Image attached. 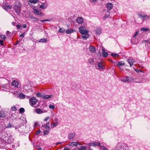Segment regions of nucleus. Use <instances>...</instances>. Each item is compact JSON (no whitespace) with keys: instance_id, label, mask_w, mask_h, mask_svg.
<instances>
[{"instance_id":"obj_62","label":"nucleus","mask_w":150,"mask_h":150,"mask_svg":"<svg viewBox=\"0 0 150 150\" xmlns=\"http://www.w3.org/2000/svg\"><path fill=\"white\" fill-rule=\"evenodd\" d=\"M73 150H79V148H75V149H73Z\"/></svg>"},{"instance_id":"obj_12","label":"nucleus","mask_w":150,"mask_h":150,"mask_svg":"<svg viewBox=\"0 0 150 150\" xmlns=\"http://www.w3.org/2000/svg\"><path fill=\"white\" fill-rule=\"evenodd\" d=\"M76 134L74 133H70L68 135V138L70 139H72L75 136Z\"/></svg>"},{"instance_id":"obj_24","label":"nucleus","mask_w":150,"mask_h":150,"mask_svg":"<svg viewBox=\"0 0 150 150\" xmlns=\"http://www.w3.org/2000/svg\"><path fill=\"white\" fill-rule=\"evenodd\" d=\"M47 41V40L46 38H43L40 39L38 42H46Z\"/></svg>"},{"instance_id":"obj_9","label":"nucleus","mask_w":150,"mask_h":150,"mask_svg":"<svg viewBox=\"0 0 150 150\" xmlns=\"http://www.w3.org/2000/svg\"><path fill=\"white\" fill-rule=\"evenodd\" d=\"M76 22L79 24H81L83 21V20L81 17H78L76 20Z\"/></svg>"},{"instance_id":"obj_51","label":"nucleus","mask_w":150,"mask_h":150,"mask_svg":"<svg viewBox=\"0 0 150 150\" xmlns=\"http://www.w3.org/2000/svg\"><path fill=\"white\" fill-rule=\"evenodd\" d=\"M103 150H108V149L105 146L103 147Z\"/></svg>"},{"instance_id":"obj_36","label":"nucleus","mask_w":150,"mask_h":150,"mask_svg":"<svg viewBox=\"0 0 150 150\" xmlns=\"http://www.w3.org/2000/svg\"><path fill=\"white\" fill-rule=\"evenodd\" d=\"M6 7H7V9H10L12 7V6L11 5H6Z\"/></svg>"},{"instance_id":"obj_11","label":"nucleus","mask_w":150,"mask_h":150,"mask_svg":"<svg viewBox=\"0 0 150 150\" xmlns=\"http://www.w3.org/2000/svg\"><path fill=\"white\" fill-rule=\"evenodd\" d=\"M11 85L17 88L18 85V83L16 81L14 80L12 83Z\"/></svg>"},{"instance_id":"obj_5","label":"nucleus","mask_w":150,"mask_h":150,"mask_svg":"<svg viewBox=\"0 0 150 150\" xmlns=\"http://www.w3.org/2000/svg\"><path fill=\"white\" fill-rule=\"evenodd\" d=\"M138 15L140 18L143 19V20H147L149 18V16L146 14L139 13L138 14Z\"/></svg>"},{"instance_id":"obj_7","label":"nucleus","mask_w":150,"mask_h":150,"mask_svg":"<svg viewBox=\"0 0 150 150\" xmlns=\"http://www.w3.org/2000/svg\"><path fill=\"white\" fill-rule=\"evenodd\" d=\"M42 127L44 131V135H45L47 133V122L45 123L44 125H42Z\"/></svg>"},{"instance_id":"obj_30","label":"nucleus","mask_w":150,"mask_h":150,"mask_svg":"<svg viewBox=\"0 0 150 150\" xmlns=\"http://www.w3.org/2000/svg\"><path fill=\"white\" fill-rule=\"evenodd\" d=\"M19 111L20 113H23L24 112L25 110L23 108H20L19 110Z\"/></svg>"},{"instance_id":"obj_44","label":"nucleus","mask_w":150,"mask_h":150,"mask_svg":"<svg viewBox=\"0 0 150 150\" xmlns=\"http://www.w3.org/2000/svg\"><path fill=\"white\" fill-rule=\"evenodd\" d=\"M0 45H4V41L2 40H0Z\"/></svg>"},{"instance_id":"obj_17","label":"nucleus","mask_w":150,"mask_h":150,"mask_svg":"<svg viewBox=\"0 0 150 150\" xmlns=\"http://www.w3.org/2000/svg\"><path fill=\"white\" fill-rule=\"evenodd\" d=\"M90 51L91 52H94L95 51V48L93 46H90L89 48Z\"/></svg>"},{"instance_id":"obj_50","label":"nucleus","mask_w":150,"mask_h":150,"mask_svg":"<svg viewBox=\"0 0 150 150\" xmlns=\"http://www.w3.org/2000/svg\"><path fill=\"white\" fill-rule=\"evenodd\" d=\"M3 8L6 10H7V9L6 6H3Z\"/></svg>"},{"instance_id":"obj_60","label":"nucleus","mask_w":150,"mask_h":150,"mask_svg":"<svg viewBox=\"0 0 150 150\" xmlns=\"http://www.w3.org/2000/svg\"><path fill=\"white\" fill-rule=\"evenodd\" d=\"M62 143L61 142H57L56 143V145H58V144H62Z\"/></svg>"},{"instance_id":"obj_10","label":"nucleus","mask_w":150,"mask_h":150,"mask_svg":"<svg viewBox=\"0 0 150 150\" xmlns=\"http://www.w3.org/2000/svg\"><path fill=\"white\" fill-rule=\"evenodd\" d=\"M88 33L81 34V37L84 40H86L88 38Z\"/></svg>"},{"instance_id":"obj_15","label":"nucleus","mask_w":150,"mask_h":150,"mask_svg":"<svg viewBox=\"0 0 150 150\" xmlns=\"http://www.w3.org/2000/svg\"><path fill=\"white\" fill-rule=\"evenodd\" d=\"M79 144L77 142H71L69 144V145L71 146H76Z\"/></svg>"},{"instance_id":"obj_14","label":"nucleus","mask_w":150,"mask_h":150,"mask_svg":"<svg viewBox=\"0 0 150 150\" xmlns=\"http://www.w3.org/2000/svg\"><path fill=\"white\" fill-rule=\"evenodd\" d=\"M96 31L97 34L100 35L102 33L101 29L99 28H96Z\"/></svg>"},{"instance_id":"obj_19","label":"nucleus","mask_w":150,"mask_h":150,"mask_svg":"<svg viewBox=\"0 0 150 150\" xmlns=\"http://www.w3.org/2000/svg\"><path fill=\"white\" fill-rule=\"evenodd\" d=\"M125 65V63H123L122 61L119 62L117 64V66L120 69H121V66H122Z\"/></svg>"},{"instance_id":"obj_58","label":"nucleus","mask_w":150,"mask_h":150,"mask_svg":"<svg viewBox=\"0 0 150 150\" xmlns=\"http://www.w3.org/2000/svg\"><path fill=\"white\" fill-rule=\"evenodd\" d=\"M54 121L56 122L57 121V118H55L54 119Z\"/></svg>"},{"instance_id":"obj_55","label":"nucleus","mask_w":150,"mask_h":150,"mask_svg":"<svg viewBox=\"0 0 150 150\" xmlns=\"http://www.w3.org/2000/svg\"><path fill=\"white\" fill-rule=\"evenodd\" d=\"M45 95H44L43 94H42L41 95V96H40V97L42 98H43V97L44 96H45Z\"/></svg>"},{"instance_id":"obj_39","label":"nucleus","mask_w":150,"mask_h":150,"mask_svg":"<svg viewBox=\"0 0 150 150\" xmlns=\"http://www.w3.org/2000/svg\"><path fill=\"white\" fill-rule=\"evenodd\" d=\"M12 127V125L10 123H9L7 125V126H6V128H10Z\"/></svg>"},{"instance_id":"obj_26","label":"nucleus","mask_w":150,"mask_h":150,"mask_svg":"<svg viewBox=\"0 0 150 150\" xmlns=\"http://www.w3.org/2000/svg\"><path fill=\"white\" fill-rule=\"evenodd\" d=\"M49 108L50 109H52V110H54L55 108V106L52 104H50L49 105Z\"/></svg>"},{"instance_id":"obj_3","label":"nucleus","mask_w":150,"mask_h":150,"mask_svg":"<svg viewBox=\"0 0 150 150\" xmlns=\"http://www.w3.org/2000/svg\"><path fill=\"white\" fill-rule=\"evenodd\" d=\"M85 27L84 26H81L79 28V32L81 34L88 33V31L87 30H85Z\"/></svg>"},{"instance_id":"obj_56","label":"nucleus","mask_w":150,"mask_h":150,"mask_svg":"<svg viewBox=\"0 0 150 150\" xmlns=\"http://www.w3.org/2000/svg\"><path fill=\"white\" fill-rule=\"evenodd\" d=\"M23 28H26V24H25V25H24L23 26Z\"/></svg>"},{"instance_id":"obj_41","label":"nucleus","mask_w":150,"mask_h":150,"mask_svg":"<svg viewBox=\"0 0 150 150\" xmlns=\"http://www.w3.org/2000/svg\"><path fill=\"white\" fill-rule=\"evenodd\" d=\"M41 95V93L40 92H38L37 93V96L38 97H40Z\"/></svg>"},{"instance_id":"obj_1","label":"nucleus","mask_w":150,"mask_h":150,"mask_svg":"<svg viewBox=\"0 0 150 150\" xmlns=\"http://www.w3.org/2000/svg\"><path fill=\"white\" fill-rule=\"evenodd\" d=\"M21 4L18 1H16L13 7V9L18 15H19L21 13Z\"/></svg>"},{"instance_id":"obj_42","label":"nucleus","mask_w":150,"mask_h":150,"mask_svg":"<svg viewBox=\"0 0 150 150\" xmlns=\"http://www.w3.org/2000/svg\"><path fill=\"white\" fill-rule=\"evenodd\" d=\"M53 95H47V99L51 98L53 97Z\"/></svg>"},{"instance_id":"obj_31","label":"nucleus","mask_w":150,"mask_h":150,"mask_svg":"<svg viewBox=\"0 0 150 150\" xmlns=\"http://www.w3.org/2000/svg\"><path fill=\"white\" fill-rule=\"evenodd\" d=\"M51 128H53L54 127H56L57 125V123H54V124H53L52 123H51Z\"/></svg>"},{"instance_id":"obj_20","label":"nucleus","mask_w":150,"mask_h":150,"mask_svg":"<svg viewBox=\"0 0 150 150\" xmlns=\"http://www.w3.org/2000/svg\"><path fill=\"white\" fill-rule=\"evenodd\" d=\"M74 30L73 29L69 28L66 31V33L68 34H69L73 32Z\"/></svg>"},{"instance_id":"obj_57","label":"nucleus","mask_w":150,"mask_h":150,"mask_svg":"<svg viewBox=\"0 0 150 150\" xmlns=\"http://www.w3.org/2000/svg\"><path fill=\"white\" fill-rule=\"evenodd\" d=\"M45 99H46L47 98V95H45V96L43 97V98Z\"/></svg>"},{"instance_id":"obj_63","label":"nucleus","mask_w":150,"mask_h":150,"mask_svg":"<svg viewBox=\"0 0 150 150\" xmlns=\"http://www.w3.org/2000/svg\"><path fill=\"white\" fill-rule=\"evenodd\" d=\"M47 121V117L45 118L44 119V121Z\"/></svg>"},{"instance_id":"obj_48","label":"nucleus","mask_w":150,"mask_h":150,"mask_svg":"<svg viewBox=\"0 0 150 150\" xmlns=\"http://www.w3.org/2000/svg\"><path fill=\"white\" fill-rule=\"evenodd\" d=\"M16 26L18 29H20L22 27L21 26L19 25H17Z\"/></svg>"},{"instance_id":"obj_64","label":"nucleus","mask_w":150,"mask_h":150,"mask_svg":"<svg viewBox=\"0 0 150 150\" xmlns=\"http://www.w3.org/2000/svg\"><path fill=\"white\" fill-rule=\"evenodd\" d=\"M42 150V149L41 148H39L36 150Z\"/></svg>"},{"instance_id":"obj_38","label":"nucleus","mask_w":150,"mask_h":150,"mask_svg":"<svg viewBox=\"0 0 150 150\" xmlns=\"http://www.w3.org/2000/svg\"><path fill=\"white\" fill-rule=\"evenodd\" d=\"M0 37L2 39L4 40L5 38V35H1L0 36Z\"/></svg>"},{"instance_id":"obj_40","label":"nucleus","mask_w":150,"mask_h":150,"mask_svg":"<svg viewBox=\"0 0 150 150\" xmlns=\"http://www.w3.org/2000/svg\"><path fill=\"white\" fill-rule=\"evenodd\" d=\"M111 55L112 57H118L119 55L117 54H115L114 53H112L111 54Z\"/></svg>"},{"instance_id":"obj_8","label":"nucleus","mask_w":150,"mask_h":150,"mask_svg":"<svg viewBox=\"0 0 150 150\" xmlns=\"http://www.w3.org/2000/svg\"><path fill=\"white\" fill-rule=\"evenodd\" d=\"M106 7L107 8V11L108 12H109L110 10L112 8L113 5L112 3H108L106 4Z\"/></svg>"},{"instance_id":"obj_34","label":"nucleus","mask_w":150,"mask_h":150,"mask_svg":"<svg viewBox=\"0 0 150 150\" xmlns=\"http://www.w3.org/2000/svg\"><path fill=\"white\" fill-rule=\"evenodd\" d=\"M11 110L13 111H15L16 110V108L15 105H13L11 108Z\"/></svg>"},{"instance_id":"obj_21","label":"nucleus","mask_w":150,"mask_h":150,"mask_svg":"<svg viewBox=\"0 0 150 150\" xmlns=\"http://www.w3.org/2000/svg\"><path fill=\"white\" fill-rule=\"evenodd\" d=\"M6 116V114L4 111H0V117H4Z\"/></svg>"},{"instance_id":"obj_47","label":"nucleus","mask_w":150,"mask_h":150,"mask_svg":"<svg viewBox=\"0 0 150 150\" xmlns=\"http://www.w3.org/2000/svg\"><path fill=\"white\" fill-rule=\"evenodd\" d=\"M25 34V33H23V34H21L20 35V37H23L24 36V35Z\"/></svg>"},{"instance_id":"obj_25","label":"nucleus","mask_w":150,"mask_h":150,"mask_svg":"<svg viewBox=\"0 0 150 150\" xmlns=\"http://www.w3.org/2000/svg\"><path fill=\"white\" fill-rule=\"evenodd\" d=\"M36 112L38 114H41L43 112L40 109L38 108L36 110Z\"/></svg>"},{"instance_id":"obj_35","label":"nucleus","mask_w":150,"mask_h":150,"mask_svg":"<svg viewBox=\"0 0 150 150\" xmlns=\"http://www.w3.org/2000/svg\"><path fill=\"white\" fill-rule=\"evenodd\" d=\"M123 147H124V148H123V150H128V147L127 145H124V146H123Z\"/></svg>"},{"instance_id":"obj_28","label":"nucleus","mask_w":150,"mask_h":150,"mask_svg":"<svg viewBox=\"0 0 150 150\" xmlns=\"http://www.w3.org/2000/svg\"><path fill=\"white\" fill-rule=\"evenodd\" d=\"M79 150H86V147L84 146H81L80 148H79Z\"/></svg>"},{"instance_id":"obj_61","label":"nucleus","mask_w":150,"mask_h":150,"mask_svg":"<svg viewBox=\"0 0 150 150\" xmlns=\"http://www.w3.org/2000/svg\"><path fill=\"white\" fill-rule=\"evenodd\" d=\"M13 127H15V128L17 129V127L16 126L13 125V126H12Z\"/></svg>"},{"instance_id":"obj_18","label":"nucleus","mask_w":150,"mask_h":150,"mask_svg":"<svg viewBox=\"0 0 150 150\" xmlns=\"http://www.w3.org/2000/svg\"><path fill=\"white\" fill-rule=\"evenodd\" d=\"M99 143L97 142H94L90 143V145L91 146H96L97 145H100Z\"/></svg>"},{"instance_id":"obj_33","label":"nucleus","mask_w":150,"mask_h":150,"mask_svg":"<svg viewBox=\"0 0 150 150\" xmlns=\"http://www.w3.org/2000/svg\"><path fill=\"white\" fill-rule=\"evenodd\" d=\"M29 1L31 3L35 4L38 1V0H30Z\"/></svg>"},{"instance_id":"obj_23","label":"nucleus","mask_w":150,"mask_h":150,"mask_svg":"<svg viewBox=\"0 0 150 150\" xmlns=\"http://www.w3.org/2000/svg\"><path fill=\"white\" fill-rule=\"evenodd\" d=\"M18 97L21 98L23 99L25 98V95L24 94H23V93H19L18 96Z\"/></svg>"},{"instance_id":"obj_45","label":"nucleus","mask_w":150,"mask_h":150,"mask_svg":"<svg viewBox=\"0 0 150 150\" xmlns=\"http://www.w3.org/2000/svg\"><path fill=\"white\" fill-rule=\"evenodd\" d=\"M41 132V131L40 130H38L36 132V134L37 135H38V134H39V133H40Z\"/></svg>"},{"instance_id":"obj_52","label":"nucleus","mask_w":150,"mask_h":150,"mask_svg":"<svg viewBox=\"0 0 150 150\" xmlns=\"http://www.w3.org/2000/svg\"><path fill=\"white\" fill-rule=\"evenodd\" d=\"M136 71L137 72H141V70L139 69H137Z\"/></svg>"},{"instance_id":"obj_54","label":"nucleus","mask_w":150,"mask_h":150,"mask_svg":"<svg viewBox=\"0 0 150 150\" xmlns=\"http://www.w3.org/2000/svg\"><path fill=\"white\" fill-rule=\"evenodd\" d=\"M31 18L32 19H36V18H35V17H33V16H31Z\"/></svg>"},{"instance_id":"obj_13","label":"nucleus","mask_w":150,"mask_h":150,"mask_svg":"<svg viewBox=\"0 0 150 150\" xmlns=\"http://www.w3.org/2000/svg\"><path fill=\"white\" fill-rule=\"evenodd\" d=\"M127 61L129 64L130 67L133 65L134 62H135V61L133 59H128Z\"/></svg>"},{"instance_id":"obj_6","label":"nucleus","mask_w":150,"mask_h":150,"mask_svg":"<svg viewBox=\"0 0 150 150\" xmlns=\"http://www.w3.org/2000/svg\"><path fill=\"white\" fill-rule=\"evenodd\" d=\"M30 103L31 105H34L36 104L37 100L35 97H32L29 100Z\"/></svg>"},{"instance_id":"obj_27","label":"nucleus","mask_w":150,"mask_h":150,"mask_svg":"<svg viewBox=\"0 0 150 150\" xmlns=\"http://www.w3.org/2000/svg\"><path fill=\"white\" fill-rule=\"evenodd\" d=\"M88 62L90 64L93 65L94 63L93 59H90L88 60Z\"/></svg>"},{"instance_id":"obj_46","label":"nucleus","mask_w":150,"mask_h":150,"mask_svg":"<svg viewBox=\"0 0 150 150\" xmlns=\"http://www.w3.org/2000/svg\"><path fill=\"white\" fill-rule=\"evenodd\" d=\"M109 14H106L103 17L104 18H106L108 17V16H109Z\"/></svg>"},{"instance_id":"obj_49","label":"nucleus","mask_w":150,"mask_h":150,"mask_svg":"<svg viewBox=\"0 0 150 150\" xmlns=\"http://www.w3.org/2000/svg\"><path fill=\"white\" fill-rule=\"evenodd\" d=\"M69 149L67 147H65L64 149L63 150H69Z\"/></svg>"},{"instance_id":"obj_43","label":"nucleus","mask_w":150,"mask_h":150,"mask_svg":"<svg viewBox=\"0 0 150 150\" xmlns=\"http://www.w3.org/2000/svg\"><path fill=\"white\" fill-rule=\"evenodd\" d=\"M40 7L43 9H44L45 8V5L43 4L40 5Z\"/></svg>"},{"instance_id":"obj_16","label":"nucleus","mask_w":150,"mask_h":150,"mask_svg":"<svg viewBox=\"0 0 150 150\" xmlns=\"http://www.w3.org/2000/svg\"><path fill=\"white\" fill-rule=\"evenodd\" d=\"M102 55L103 57H106L108 55V54L107 52H106L105 51V50L104 49H102Z\"/></svg>"},{"instance_id":"obj_53","label":"nucleus","mask_w":150,"mask_h":150,"mask_svg":"<svg viewBox=\"0 0 150 150\" xmlns=\"http://www.w3.org/2000/svg\"><path fill=\"white\" fill-rule=\"evenodd\" d=\"M35 127L38 126V123L36 122L35 123Z\"/></svg>"},{"instance_id":"obj_29","label":"nucleus","mask_w":150,"mask_h":150,"mask_svg":"<svg viewBox=\"0 0 150 150\" xmlns=\"http://www.w3.org/2000/svg\"><path fill=\"white\" fill-rule=\"evenodd\" d=\"M65 32V30L63 28H60L59 30V32L61 33H64Z\"/></svg>"},{"instance_id":"obj_2","label":"nucleus","mask_w":150,"mask_h":150,"mask_svg":"<svg viewBox=\"0 0 150 150\" xmlns=\"http://www.w3.org/2000/svg\"><path fill=\"white\" fill-rule=\"evenodd\" d=\"M133 80L132 78L129 76H126L124 79H122L121 81L125 83H129L132 81Z\"/></svg>"},{"instance_id":"obj_22","label":"nucleus","mask_w":150,"mask_h":150,"mask_svg":"<svg viewBox=\"0 0 150 150\" xmlns=\"http://www.w3.org/2000/svg\"><path fill=\"white\" fill-rule=\"evenodd\" d=\"M98 67L100 69H104L103 66L101 63H98Z\"/></svg>"},{"instance_id":"obj_37","label":"nucleus","mask_w":150,"mask_h":150,"mask_svg":"<svg viewBox=\"0 0 150 150\" xmlns=\"http://www.w3.org/2000/svg\"><path fill=\"white\" fill-rule=\"evenodd\" d=\"M6 34L7 36H11V33L9 31H7L6 32Z\"/></svg>"},{"instance_id":"obj_59","label":"nucleus","mask_w":150,"mask_h":150,"mask_svg":"<svg viewBox=\"0 0 150 150\" xmlns=\"http://www.w3.org/2000/svg\"><path fill=\"white\" fill-rule=\"evenodd\" d=\"M96 0H91V1L92 2H96Z\"/></svg>"},{"instance_id":"obj_4","label":"nucleus","mask_w":150,"mask_h":150,"mask_svg":"<svg viewBox=\"0 0 150 150\" xmlns=\"http://www.w3.org/2000/svg\"><path fill=\"white\" fill-rule=\"evenodd\" d=\"M34 13L37 15H40V16H43V14L42 13L40 9L38 8H34L33 9Z\"/></svg>"},{"instance_id":"obj_32","label":"nucleus","mask_w":150,"mask_h":150,"mask_svg":"<svg viewBox=\"0 0 150 150\" xmlns=\"http://www.w3.org/2000/svg\"><path fill=\"white\" fill-rule=\"evenodd\" d=\"M149 30V29L146 28H141V30L142 31H146Z\"/></svg>"}]
</instances>
